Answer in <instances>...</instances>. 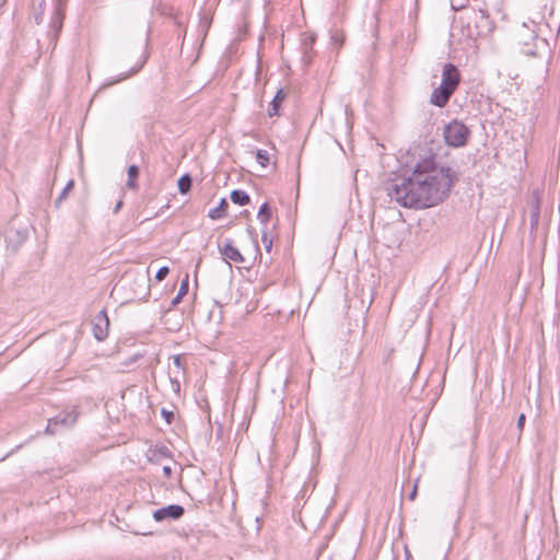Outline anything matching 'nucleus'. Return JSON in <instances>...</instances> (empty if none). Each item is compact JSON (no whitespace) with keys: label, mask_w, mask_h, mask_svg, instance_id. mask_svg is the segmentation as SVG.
<instances>
[{"label":"nucleus","mask_w":560,"mask_h":560,"mask_svg":"<svg viewBox=\"0 0 560 560\" xmlns=\"http://www.w3.org/2000/svg\"><path fill=\"white\" fill-rule=\"evenodd\" d=\"M457 180L448 166L438 167L433 155L417 163L411 175L390 180L388 197L405 208H430L443 201Z\"/></svg>","instance_id":"obj_1"},{"label":"nucleus","mask_w":560,"mask_h":560,"mask_svg":"<svg viewBox=\"0 0 560 560\" xmlns=\"http://www.w3.org/2000/svg\"><path fill=\"white\" fill-rule=\"evenodd\" d=\"M443 137L447 145L460 148L466 145L470 130L464 122L454 119L443 128Z\"/></svg>","instance_id":"obj_2"},{"label":"nucleus","mask_w":560,"mask_h":560,"mask_svg":"<svg viewBox=\"0 0 560 560\" xmlns=\"http://www.w3.org/2000/svg\"><path fill=\"white\" fill-rule=\"evenodd\" d=\"M78 415L74 411H62L48 420L46 433L54 434L58 427L70 428L77 421Z\"/></svg>","instance_id":"obj_3"},{"label":"nucleus","mask_w":560,"mask_h":560,"mask_svg":"<svg viewBox=\"0 0 560 560\" xmlns=\"http://www.w3.org/2000/svg\"><path fill=\"white\" fill-rule=\"evenodd\" d=\"M459 83L460 73L458 68L451 62L444 63L440 85L446 88L447 90L454 93Z\"/></svg>","instance_id":"obj_4"},{"label":"nucleus","mask_w":560,"mask_h":560,"mask_svg":"<svg viewBox=\"0 0 560 560\" xmlns=\"http://www.w3.org/2000/svg\"><path fill=\"white\" fill-rule=\"evenodd\" d=\"M109 319L106 310L100 311L92 319L93 336L96 340L103 341L108 336Z\"/></svg>","instance_id":"obj_5"},{"label":"nucleus","mask_w":560,"mask_h":560,"mask_svg":"<svg viewBox=\"0 0 560 560\" xmlns=\"http://www.w3.org/2000/svg\"><path fill=\"white\" fill-rule=\"evenodd\" d=\"M185 513V509L179 504H170L167 506L158 509L153 513V518L156 522L165 520H179Z\"/></svg>","instance_id":"obj_6"},{"label":"nucleus","mask_w":560,"mask_h":560,"mask_svg":"<svg viewBox=\"0 0 560 560\" xmlns=\"http://www.w3.org/2000/svg\"><path fill=\"white\" fill-rule=\"evenodd\" d=\"M63 8L61 7H55V11L50 19V31H49V37L54 42V45H56V42L58 39L59 33L61 32L62 25H63Z\"/></svg>","instance_id":"obj_7"},{"label":"nucleus","mask_w":560,"mask_h":560,"mask_svg":"<svg viewBox=\"0 0 560 560\" xmlns=\"http://www.w3.org/2000/svg\"><path fill=\"white\" fill-rule=\"evenodd\" d=\"M219 250L225 260H232L234 262L244 261L241 252L233 245L232 240H225L222 245H219Z\"/></svg>","instance_id":"obj_8"},{"label":"nucleus","mask_w":560,"mask_h":560,"mask_svg":"<svg viewBox=\"0 0 560 560\" xmlns=\"http://www.w3.org/2000/svg\"><path fill=\"white\" fill-rule=\"evenodd\" d=\"M453 94L454 93L446 88L439 85L432 91L430 103L438 107H444Z\"/></svg>","instance_id":"obj_9"},{"label":"nucleus","mask_w":560,"mask_h":560,"mask_svg":"<svg viewBox=\"0 0 560 560\" xmlns=\"http://www.w3.org/2000/svg\"><path fill=\"white\" fill-rule=\"evenodd\" d=\"M540 219V198L538 191L533 192L532 211L529 215L530 231L538 229Z\"/></svg>","instance_id":"obj_10"},{"label":"nucleus","mask_w":560,"mask_h":560,"mask_svg":"<svg viewBox=\"0 0 560 560\" xmlns=\"http://www.w3.org/2000/svg\"><path fill=\"white\" fill-rule=\"evenodd\" d=\"M148 459L151 463H159L164 458L171 457V452L165 445H153L148 450Z\"/></svg>","instance_id":"obj_11"},{"label":"nucleus","mask_w":560,"mask_h":560,"mask_svg":"<svg viewBox=\"0 0 560 560\" xmlns=\"http://www.w3.org/2000/svg\"><path fill=\"white\" fill-rule=\"evenodd\" d=\"M285 93L282 89H279L273 96L272 101L270 102L269 108H268V115L270 117L279 115V109L282 104V102L285 98Z\"/></svg>","instance_id":"obj_12"},{"label":"nucleus","mask_w":560,"mask_h":560,"mask_svg":"<svg viewBox=\"0 0 560 560\" xmlns=\"http://www.w3.org/2000/svg\"><path fill=\"white\" fill-rule=\"evenodd\" d=\"M147 61V58H143L142 60H140L136 66H133L132 68H130L129 71L125 72V73H121L117 77V79L115 80H110L108 81L107 83H105L106 86H110L115 83H118L120 81H124L128 78H130L131 75L136 74L138 71H140V69L143 67V65Z\"/></svg>","instance_id":"obj_13"},{"label":"nucleus","mask_w":560,"mask_h":560,"mask_svg":"<svg viewBox=\"0 0 560 560\" xmlns=\"http://www.w3.org/2000/svg\"><path fill=\"white\" fill-rule=\"evenodd\" d=\"M229 207V203L225 198H222L218 205V207L211 209L209 211V218L213 220L222 219L226 215V209Z\"/></svg>","instance_id":"obj_14"},{"label":"nucleus","mask_w":560,"mask_h":560,"mask_svg":"<svg viewBox=\"0 0 560 560\" xmlns=\"http://www.w3.org/2000/svg\"><path fill=\"white\" fill-rule=\"evenodd\" d=\"M230 198L233 203L238 205V206H246L250 201L249 195L246 191L241 190V189L232 190Z\"/></svg>","instance_id":"obj_15"},{"label":"nucleus","mask_w":560,"mask_h":560,"mask_svg":"<svg viewBox=\"0 0 560 560\" xmlns=\"http://www.w3.org/2000/svg\"><path fill=\"white\" fill-rule=\"evenodd\" d=\"M128 174V180L126 183V186L128 189L137 190L138 189V183L136 179L139 176V167L137 165H130L127 171Z\"/></svg>","instance_id":"obj_16"},{"label":"nucleus","mask_w":560,"mask_h":560,"mask_svg":"<svg viewBox=\"0 0 560 560\" xmlns=\"http://www.w3.org/2000/svg\"><path fill=\"white\" fill-rule=\"evenodd\" d=\"M33 11H34V20L36 24H40L43 22V15L45 10V0H32Z\"/></svg>","instance_id":"obj_17"},{"label":"nucleus","mask_w":560,"mask_h":560,"mask_svg":"<svg viewBox=\"0 0 560 560\" xmlns=\"http://www.w3.org/2000/svg\"><path fill=\"white\" fill-rule=\"evenodd\" d=\"M191 185H192V179H191L190 175L184 174L179 177L178 183H177L178 191L182 195H186L187 192L190 191Z\"/></svg>","instance_id":"obj_18"},{"label":"nucleus","mask_w":560,"mask_h":560,"mask_svg":"<svg viewBox=\"0 0 560 560\" xmlns=\"http://www.w3.org/2000/svg\"><path fill=\"white\" fill-rule=\"evenodd\" d=\"M271 218V209L268 202H264L258 211L257 219L264 226L269 222Z\"/></svg>","instance_id":"obj_19"},{"label":"nucleus","mask_w":560,"mask_h":560,"mask_svg":"<svg viewBox=\"0 0 560 560\" xmlns=\"http://www.w3.org/2000/svg\"><path fill=\"white\" fill-rule=\"evenodd\" d=\"M315 42L314 36H308L303 40V61L310 63L312 60L311 50Z\"/></svg>","instance_id":"obj_20"},{"label":"nucleus","mask_w":560,"mask_h":560,"mask_svg":"<svg viewBox=\"0 0 560 560\" xmlns=\"http://www.w3.org/2000/svg\"><path fill=\"white\" fill-rule=\"evenodd\" d=\"M188 288H189L188 276H186V278L180 283L177 294L174 296V299L171 302L172 306L177 305L182 301V299L187 294Z\"/></svg>","instance_id":"obj_21"},{"label":"nucleus","mask_w":560,"mask_h":560,"mask_svg":"<svg viewBox=\"0 0 560 560\" xmlns=\"http://www.w3.org/2000/svg\"><path fill=\"white\" fill-rule=\"evenodd\" d=\"M256 160L257 162L262 166L266 167L270 162V155L269 152L262 149H258L255 151Z\"/></svg>","instance_id":"obj_22"},{"label":"nucleus","mask_w":560,"mask_h":560,"mask_svg":"<svg viewBox=\"0 0 560 560\" xmlns=\"http://www.w3.org/2000/svg\"><path fill=\"white\" fill-rule=\"evenodd\" d=\"M73 186H74V180L70 179L67 183V185L65 186V188L62 189V191L60 192V195L58 196V198L56 199V201H55L56 207H59L61 201L67 198L68 194L73 189Z\"/></svg>","instance_id":"obj_23"},{"label":"nucleus","mask_w":560,"mask_h":560,"mask_svg":"<svg viewBox=\"0 0 560 560\" xmlns=\"http://www.w3.org/2000/svg\"><path fill=\"white\" fill-rule=\"evenodd\" d=\"M170 273V268L166 266L161 267L155 273V279L158 281H163Z\"/></svg>","instance_id":"obj_24"},{"label":"nucleus","mask_w":560,"mask_h":560,"mask_svg":"<svg viewBox=\"0 0 560 560\" xmlns=\"http://www.w3.org/2000/svg\"><path fill=\"white\" fill-rule=\"evenodd\" d=\"M261 242L264 243L266 250L270 252L272 247V240L268 236L266 231L262 230Z\"/></svg>","instance_id":"obj_25"},{"label":"nucleus","mask_w":560,"mask_h":560,"mask_svg":"<svg viewBox=\"0 0 560 560\" xmlns=\"http://www.w3.org/2000/svg\"><path fill=\"white\" fill-rule=\"evenodd\" d=\"M162 417L165 419V421L170 424L175 418V413L171 410L162 409L161 411Z\"/></svg>","instance_id":"obj_26"},{"label":"nucleus","mask_w":560,"mask_h":560,"mask_svg":"<svg viewBox=\"0 0 560 560\" xmlns=\"http://www.w3.org/2000/svg\"><path fill=\"white\" fill-rule=\"evenodd\" d=\"M173 362H174V365L175 368L177 369V371H182L184 370V362H183V357L179 355V354H176L173 357Z\"/></svg>","instance_id":"obj_27"},{"label":"nucleus","mask_w":560,"mask_h":560,"mask_svg":"<svg viewBox=\"0 0 560 560\" xmlns=\"http://www.w3.org/2000/svg\"><path fill=\"white\" fill-rule=\"evenodd\" d=\"M525 419H526V418H525V415H524V413H521V415L518 416V418H517V429H518L520 431H523V429H524Z\"/></svg>","instance_id":"obj_28"},{"label":"nucleus","mask_w":560,"mask_h":560,"mask_svg":"<svg viewBox=\"0 0 560 560\" xmlns=\"http://www.w3.org/2000/svg\"><path fill=\"white\" fill-rule=\"evenodd\" d=\"M171 383H172V388L175 392H178L179 387H180L179 381L177 378H171Z\"/></svg>","instance_id":"obj_29"},{"label":"nucleus","mask_w":560,"mask_h":560,"mask_svg":"<svg viewBox=\"0 0 560 560\" xmlns=\"http://www.w3.org/2000/svg\"><path fill=\"white\" fill-rule=\"evenodd\" d=\"M163 474L166 478H170L172 476V468L171 466H164L163 467Z\"/></svg>","instance_id":"obj_30"},{"label":"nucleus","mask_w":560,"mask_h":560,"mask_svg":"<svg viewBox=\"0 0 560 560\" xmlns=\"http://www.w3.org/2000/svg\"><path fill=\"white\" fill-rule=\"evenodd\" d=\"M122 205H124L122 200H118L114 208V213H117L121 209Z\"/></svg>","instance_id":"obj_31"},{"label":"nucleus","mask_w":560,"mask_h":560,"mask_svg":"<svg viewBox=\"0 0 560 560\" xmlns=\"http://www.w3.org/2000/svg\"><path fill=\"white\" fill-rule=\"evenodd\" d=\"M55 2H56L55 7L63 8V3L66 2V0H55Z\"/></svg>","instance_id":"obj_32"},{"label":"nucleus","mask_w":560,"mask_h":560,"mask_svg":"<svg viewBox=\"0 0 560 560\" xmlns=\"http://www.w3.org/2000/svg\"><path fill=\"white\" fill-rule=\"evenodd\" d=\"M416 494H417V486H415L412 492H410V499L413 500L416 498Z\"/></svg>","instance_id":"obj_33"},{"label":"nucleus","mask_w":560,"mask_h":560,"mask_svg":"<svg viewBox=\"0 0 560 560\" xmlns=\"http://www.w3.org/2000/svg\"><path fill=\"white\" fill-rule=\"evenodd\" d=\"M136 281L141 282V285L143 287V284H144V282H145V279H144V277H143V276H140V277L136 278Z\"/></svg>","instance_id":"obj_34"},{"label":"nucleus","mask_w":560,"mask_h":560,"mask_svg":"<svg viewBox=\"0 0 560 560\" xmlns=\"http://www.w3.org/2000/svg\"><path fill=\"white\" fill-rule=\"evenodd\" d=\"M131 276H132L131 273H128V275L126 276V279H129Z\"/></svg>","instance_id":"obj_35"}]
</instances>
